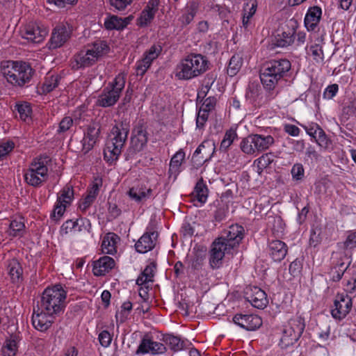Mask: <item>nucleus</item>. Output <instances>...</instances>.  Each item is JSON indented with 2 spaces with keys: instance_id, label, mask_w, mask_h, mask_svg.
<instances>
[{
  "instance_id": "obj_1",
  "label": "nucleus",
  "mask_w": 356,
  "mask_h": 356,
  "mask_svg": "<svg viewBox=\"0 0 356 356\" xmlns=\"http://www.w3.org/2000/svg\"><path fill=\"white\" fill-rule=\"evenodd\" d=\"M244 236V228L238 224L232 225L224 229L211 245L209 264L211 268H219L226 254L238 248Z\"/></svg>"
},
{
  "instance_id": "obj_2",
  "label": "nucleus",
  "mask_w": 356,
  "mask_h": 356,
  "mask_svg": "<svg viewBox=\"0 0 356 356\" xmlns=\"http://www.w3.org/2000/svg\"><path fill=\"white\" fill-rule=\"evenodd\" d=\"M291 68L290 61L286 58L271 60L264 64L260 72V79L264 88L270 92L271 98H274L277 92L274 90L280 81L287 76Z\"/></svg>"
},
{
  "instance_id": "obj_3",
  "label": "nucleus",
  "mask_w": 356,
  "mask_h": 356,
  "mask_svg": "<svg viewBox=\"0 0 356 356\" xmlns=\"http://www.w3.org/2000/svg\"><path fill=\"white\" fill-rule=\"evenodd\" d=\"M209 65L205 56L191 53L180 60L176 66L175 75L179 80H191L205 73L209 69Z\"/></svg>"
},
{
  "instance_id": "obj_4",
  "label": "nucleus",
  "mask_w": 356,
  "mask_h": 356,
  "mask_svg": "<svg viewBox=\"0 0 356 356\" xmlns=\"http://www.w3.org/2000/svg\"><path fill=\"white\" fill-rule=\"evenodd\" d=\"M67 292L61 284L46 288L42 292L37 306L49 316H58L65 308Z\"/></svg>"
},
{
  "instance_id": "obj_5",
  "label": "nucleus",
  "mask_w": 356,
  "mask_h": 356,
  "mask_svg": "<svg viewBox=\"0 0 356 356\" xmlns=\"http://www.w3.org/2000/svg\"><path fill=\"white\" fill-rule=\"evenodd\" d=\"M129 129V122L127 120H122L113 126L104 149L106 161L113 162L118 159L127 139Z\"/></svg>"
},
{
  "instance_id": "obj_6",
  "label": "nucleus",
  "mask_w": 356,
  "mask_h": 356,
  "mask_svg": "<svg viewBox=\"0 0 356 356\" xmlns=\"http://www.w3.org/2000/svg\"><path fill=\"white\" fill-rule=\"evenodd\" d=\"M1 72L8 83L18 87H22L29 83L35 73V70L29 63L13 60H8L3 63Z\"/></svg>"
},
{
  "instance_id": "obj_7",
  "label": "nucleus",
  "mask_w": 356,
  "mask_h": 356,
  "mask_svg": "<svg viewBox=\"0 0 356 356\" xmlns=\"http://www.w3.org/2000/svg\"><path fill=\"white\" fill-rule=\"evenodd\" d=\"M124 86V76L122 74L117 75L113 81L104 88L97 97L96 105L103 108L114 106L119 100Z\"/></svg>"
},
{
  "instance_id": "obj_8",
  "label": "nucleus",
  "mask_w": 356,
  "mask_h": 356,
  "mask_svg": "<svg viewBox=\"0 0 356 356\" xmlns=\"http://www.w3.org/2000/svg\"><path fill=\"white\" fill-rule=\"evenodd\" d=\"M305 328V319L300 316H294L284 325L279 346L282 349L293 346L300 338Z\"/></svg>"
},
{
  "instance_id": "obj_9",
  "label": "nucleus",
  "mask_w": 356,
  "mask_h": 356,
  "mask_svg": "<svg viewBox=\"0 0 356 356\" xmlns=\"http://www.w3.org/2000/svg\"><path fill=\"white\" fill-rule=\"evenodd\" d=\"M49 161L50 158L48 156L36 158L24 175L26 182L32 186L38 187L45 181L48 171L47 164Z\"/></svg>"
},
{
  "instance_id": "obj_10",
  "label": "nucleus",
  "mask_w": 356,
  "mask_h": 356,
  "mask_svg": "<svg viewBox=\"0 0 356 356\" xmlns=\"http://www.w3.org/2000/svg\"><path fill=\"white\" fill-rule=\"evenodd\" d=\"M167 348L163 343L154 341L151 334H145L140 339L135 354L139 356L147 354L158 355L164 354Z\"/></svg>"
},
{
  "instance_id": "obj_11",
  "label": "nucleus",
  "mask_w": 356,
  "mask_h": 356,
  "mask_svg": "<svg viewBox=\"0 0 356 356\" xmlns=\"http://www.w3.org/2000/svg\"><path fill=\"white\" fill-rule=\"evenodd\" d=\"M148 140L146 129L142 125H137L132 131L129 152L136 154L141 152L146 146Z\"/></svg>"
},
{
  "instance_id": "obj_12",
  "label": "nucleus",
  "mask_w": 356,
  "mask_h": 356,
  "mask_svg": "<svg viewBox=\"0 0 356 356\" xmlns=\"http://www.w3.org/2000/svg\"><path fill=\"white\" fill-rule=\"evenodd\" d=\"M352 307V299L347 294L338 295L334 302V308L331 314L334 318L341 320L350 312Z\"/></svg>"
},
{
  "instance_id": "obj_13",
  "label": "nucleus",
  "mask_w": 356,
  "mask_h": 356,
  "mask_svg": "<svg viewBox=\"0 0 356 356\" xmlns=\"http://www.w3.org/2000/svg\"><path fill=\"white\" fill-rule=\"evenodd\" d=\"M295 21L290 22L278 30V33L275 36V44L279 47H286L291 45L294 41V35L296 29L293 24Z\"/></svg>"
},
{
  "instance_id": "obj_14",
  "label": "nucleus",
  "mask_w": 356,
  "mask_h": 356,
  "mask_svg": "<svg viewBox=\"0 0 356 356\" xmlns=\"http://www.w3.org/2000/svg\"><path fill=\"white\" fill-rule=\"evenodd\" d=\"M245 298L254 307L257 309H264L268 303L265 291L257 286L247 288Z\"/></svg>"
},
{
  "instance_id": "obj_15",
  "label": "nucleus",
  "mask_w": 356,
  "mask_h": 356,
  "mask_svg": "<svg viewBox=\"0 0 356 356\" xmlns=\"http://www.w3.org/2000/svg\"><path fill=\"white\" fill-rule=\"evenodd\" d=\"M233 321L241 327L253 331L262 325L261 318L257 315L237 314L233 318Z\"/></svg>"
},
{
  "instance_id": "obj_16",
  "label": "nucleus",
  "mask_w": 356,
  "mask_h": 356,
  "mask_svg": "<svg viewBox=\"0 0 356 356\" xmlns=\"http://www.w3.org/2000/svg\"><path fill=\"white\" fill-rule=\"evenodd\" d=\"M51 316L48 315L45 311H42L40 307L38 306L36 307H34L31 319L32 324L36 330L44 332L51 325L52 321L49 319V317Z\"/></svg>"
},
{
  "instance_id": "obj_17",
  "label": "nucleus",
  "mask_w": 356,
  "mask_h": 356,
  "mask_svg": "<svg viewBox=\"0 0 356 356\" xmlns=\"http://www.w3.org/2000/svg\"><path fill=\"white\" fill-rule=\"evenodd\" d=\"M101 130V126L97 122L90 123L87 128L85 133V136L83 139V151L85 153L90 151L96 143Z\"/></svg>"
},
{
  "instance_id": "obj_18",
  "label": "nucleus",
  "mask_w": 356,
  "mask_h": 356,
  "mask_svg": "<svg viewBox=\"0 0 356 356\" xmlns=\"http://www.w3.org/2000/svg\"><path fill=\"white\" fill-rule=\"evenodd\" d=\"M158 235L156 231L145 232L135 244L136 251L140 253H146L152 250L155 247Z\"/></svg>"
},
{
  "instance_id": "obj_19",
  "label": "nucleus",
  "mask_w": 356,
  "mask_h": 356,
  "mask_svg": "<svg viewBox=\"0 0 356 356\" xmlns=\"http://www.w3.org/2000/svg\"><path fill=\"white\" fill-rule=\"evenodd\" d=\"M268 252L274 261L280 262L287 254L288 246L280 240H272L268 242Z\"/></svg>"
},
{
  "instance_id": "obj_20",
  "label": "nucleus",
  "mask_w": 356,
  "mask_h": 356,
  "mask_svg": "<svg viewBox=\"0 0 356 356\" xmlns=\"http://www.w3.org/2000/svg\"><path fill=\"white\" fill-rule=\"evenodd\" d=\"M67 42V29L64 24L56 26L51 33L47 44L49 49H56L62 47Z\"/></svg>"
},
{
  "instance_id": "obj_21",
  "label": "nucleus",
  "mask_w": 356,
  "mask_h": 356,
  "mask_svg": "<svg viewBox=\"0 0 356 356\" xmlns=\"http://www.w3.org/2000/svg\"><path fill=\"white\" fill-rule=\"evenodd\" d=\"M47 34V31L45 29L36 24H29L22 31V38L33 43L42 42Z\"/></svg>"
},
{
  "instance_id": "obj_22",
  "label": "nucleus",
  "mask_w": 356,
  "mask_h": 356,
  "mask_svg": "<svg viewBox=\"0 0 356 356\" xmlns=\"http://www.w3.org/2000/svg\"><path fill=\"white\" fill-rule=\"evenodd\" d=\"M115 265V262L113 258L108 256H103L93 261L92 272L96 276H102L113 269Z\"/></svg>"
},
{
  "instance_id": "obj_23",
  "label": "nucleus",
  "mask_w": 356,
  "mask_h": 356,
  "mask_svg": "<svg viewBox=\"0 0 356 356\" xmlns=\"http://www.w3.org/2000/svg\"><path fill=\"white\" fill-rule=\"evenodd\" d=\"M322 10L319 6L310 7L305 17V26L309 31H314L320 22Z\"/></svg>"
},
{
  "instance_id": "obj_24",
  "label": "nucleus",
  "mask_w": 356,
  "mask_h": 356,
  "mask_svg": "<svg viewBox=\"0 0 356 356\" xmlns=\"http://www.w3.org/2000/svg\"><path fill=\"white\" fill-rule=\"evenodd\" d=\"M200 8L198 1H191L186 3L182 10V14L179 18L182 26L188 25L194 19Z\"/></svg>"
},
{
  "instance_id": "obj_25",
  "label": "nucleus",
  "mask_w": 356,
  "mask_h": 356,
  "mask_svg": "<svg viewBox=\"0 0 356 356\" xmlns=\"http://www.w3.org/2000/svg\"><path fill=\"white\" fill-rule=\"evenodd\" d=\"M67 208V191L65 188L61 191V194L58 196L54 209L50 215L51 219L54 222H58L63 216Z\"/></svg>"
},
{
  "instance_id": "obj_26",
  "label": "nucleus",
  "mask_w": 356,
  "mask_h": 356,
  "mask_svg": "<svg viewBox=\"0 0 356 356\" xmlns=\"http://www.w3.org/2000/svg\"><path fill=\"white\" fill-rule=\"evenodd\" d=\"M95 56H92L89 51H81L74 56L71 63L72 68L79 69L81 67H88L95 63Z\"/></svg>"
},
{
  "instance_id": "obj_27",
  "label": "nucleus",
  "mask_w": 356,
  "mask_h": 356,
  "mask_svg": "<svg viewBox=\"0 0 356 356\" xmlns=\"http://www.w3.org/2000/svg\"><path fill=\"white\" fill-rule=\"evenodd\" d=\"M152 194V190L143 186H133L128 191V195L131 199L137 202H145L149 199Z\"/></svg>"
},
{
  "instance_id": "obj_28",
  "label": "nucleus",
  "mask_w": 356,
  "mask_h": 356,
  "mask_svg": "<svg viewBox=\"0 0 356 356\" xmlns=\"http://www.w3.org/2000/svg\"><path fill=\"white\" fill-rule=\"evenodd\" d=\"M120 240L119 236L112 232L108 233L102 242V251L104 254H114L117 252L116 244Z\"/></svg>"
},
{
  "instance_id": "obj_29",
  "label": "nucleus",
  "mask_w": 356,
  "mask_h": 356,
  "mask_svg": "<svg viewBox=\"0 0 356 356\" xmlns=\"http://www.w3.org/2000/svg\"><path fill=\"white\" fill-rule=\"evenodd\" d=\"M257 152H261L267 150L275 143L274 138L270 135L253 134Z\"/></svg>"
},
{
  "instance_id": "obj_30",
  "label": "nucleus",
  "mask_w": 356,
  "mask_h": 356,
  "mask_svg": "<svg viewBox=\"0 0 356 356\" xmlns=\"http://www.w3.org/2000/svg\"><path fill=\"white\" fill-rule=\"evenodd\" d=\"M129 22V17L122 19L118 16L113 15L105 19L104 26L107 30H121L126 27Z\"/></svg>"
},
{
  "instance_id": "obj_31",
  "label": "nucleus",
  "mask_w": 356,
  "mask_h": 356,
  "mask_svg": "<svg viewBox=\"0 0 356 356\" xmlns=\"http://www.w3.org/2000/svg\"><path fill=\"white\" fill-rule=\"evenodd\" d=\"M156 270V264L154 262L148 264L136 280V284L145 285L149 282H153V277Z\"/></svg>"
},
{
  "instance_id": "obj_32",
  "label": "nucleus",
  "mask_w": 356,
  "mask_h": 356,
  "mask_svg": "<svg viewBox=\"0 0 356 356\" xmlns=\"http://www.w3.org/2000/svg\"><path fill=\"white\" fill-rule=\"evenodd\" d=\"M8 274L13 282H18L22 277V268L16 259L9 260L7 266Z\"/></svg>"
},
{
  "instance_id": "obj_33",
  "label": "nucleus",
  "mask_w": 356,
  "mask_h": 356,
  "mask_svg": "<svg viewBox=\"0 0 356 356\" xmlns=\"http://www.w3.org/2000/svg\"><path fill=\"white\" fill-rule=\"evenodd\" d=\"M185 159V152L183 149H179L171 158L170 162L169 172L175 175L180 172V167Z\"/></svg>"
},
{
  "instance_id": "obj_34",
  "label": "nucleus",
  "mask_w": 356,
  "mask_h": 356,
  "mask_svg": "<svg viewBox=\"0 0 356 356\" xmlns=\"http://www.w3.org/2000/svg\"><path fill=\"white\" fill-rule=\"evenodd\" d=\"M194 197L201 204L207 202L208 197V188L202 177L197 182L193 192Z\"/></svg>"
},
{
  "instance_id": "obj_35",
  "label": "nucleus",
  "mask_w": 356,
  "mask_h": 356,
  "mask_svg": "<svg viewBox=\"0 0 356 356\" xmlns=\"http://www.w3.org/2000/svg\"><path fill=\"white\" fill-rule=\"evenodd\" d=\"M243 63V57L240 54H234L229 60L227 72L229 76H234L240 71Z\"/></svg>"
},
{
  "instance_id": "obj_36",
  "label": "nucleus",
  "mask_w": 356,
  "mask_h": 356,
  "mask_svg": "<svg viewBox=\"0 0 356 356\" xmlns=\"http://www.w3.org/2000/svg\"><path fill=\"white\" fill-rule=\"evenodd\" d=\"M88 50L92 56H95V60H97L98 58L108 51L109 47L106 42L98 40L93 42Z\"/></svg>"
},
{
  "instance_id": "obj_37",
  "label": "nucleus",
  "mask_w": 356,
  "mask_h": 356,
  "mask_svg": "<svg viewBox=\"0 0 356 356\" xmlns=\"http://www.w3.org/2000/svg\"><path fill=\"white\" fill-rule=\"evenodd\" d=\"M163 341L175 352L181 350L185 346V342L179 337L170 334L163 335Z\"/></svg>"
},
{
  "instance_id": "obj_38",
  "label": "nucleus",
  "mask_w": 356,
  "mask_h": 356,
  "mask_svg": "<svg viewBox=\"0 0 356 356\" xmlns=\"http://www.w3.org/2000/svg\"><path fill=\"white\" fill-rule=\"evenodd\" d=\"M254 145H255L254 136L253 134H250L248 137L242 139L240 143V148L243 153L252 155L257 152Z\"/></svg>"
},
{
  "instance_id": "obj_39",
  "label": "nucleus",
  "mask_w": 356,
  "mask_h": 356,
  "mask_svg": "<svg viewBox=\"0 0 356 356\" xmlns=\"http://www.w3.org/2000/svg\"><path fill=\"white\" fill-rule=\"evenodd\" d=\"M237 138V134L235 130L230 129L227 130L223 139L222 140L220 145V150L222 152H226L228 148L232 145L234 140Z\"/></svg>"
},
{
  "instance_id": "obj_40",
  "label": "nucleus",
  "mask_w": 356,
  "mask_h": 356,
  "mask_svg": "<svg viewBox=\"0 0 356 356\" xmlns=\"http://www.w3.org/2000/svg\"><path fill=\"white\" fill-rule=\"evenodd\" d=\"M273 161V155L272 153H266L254 161L257 165L259 173H261L265 168L268 167Z\"/></svg>"
},
{
  "instance_id": "obj_41",
  "label": "nucleus",
  "mask_w": 356,
  "mask_h": 356,
  "mask_svg": "<svg viewBox=\"0 0 356 356\" xmlns=\"http://www.w3.org/2000/svg\"><path fill=\"white\" fill-rule=\"evenodd\" d=\"M14 110L18 112L20 118L23 120H26L29 117H30L32 112L31 105L27 102L17 103L15 105Z\"/></svg>"
},
{
  "instance_id": "obj_42",
  "label": "nucleus",
  "mask_w": 356,
  "mask_h": 356,
  "mask_svg": "<svg viewBox=\"0 0 356 356\" xmlns=\"http://www.w3.org/2000/svg\"><path fill=\"white\" fill-rule=\"evenodd\" d=\"M260 94V88L257 85H250L245 92V99L250 102V103H254Z\"/></svg>"
},
{
  "instance_id": "obj_43",
  "label": "nucleus",
  "mask_w": 356,
  "mask_h": 356,
  "mask_svg": "<svg viewBox=\"0 0 356 356\" xmlns=\"http://www.w3.org/2000/svg\"><path fill=\"white\" fill-rule=\"evenodd\" d=\"M314 140L321 148L324 149L329 148L332 144L331 140L327 136L323 129L319 131V133Z\"/></svg>"
},
{
  "instance_id": "obj_44",
  "label": "nucleus",
  "mask_w": 356,
  "mask_h": 356,
  "mask_svg": "<svg viewBox=\"0 0 356 356\" xmlns=\"http://www.w3.org/2000/svg\"><path fill=\"white\" fill-rule=\"evenodd\" d=\"M229 207L225 204H219L213 213V218L216 222H221L224 220L227 216Z\"/></svg>"
},
{
  "instance_id": "obj_45",
  "label": "nucleus",
  "mask_w": 356,
  "mask_h": 356,
  "mask_svg": "<svg viewBox=\"0 0 356 356\" xmlns=\"http://www.w3.org/2000/svg\"><path fill=\"white\" fill-rule=\"evenodd\" d=\"M25 226L24 222L16 220H12L10 223V234L17 236L22 234Z\"/></svg>"
},
{
  "instance_id": "obj_46",
  "label": "nucleus",
  "mask_w": 356,
  "mask_h": 356,
  "mask_svg": "<svg viewBox=\"0 0 356 356\" xmlns=\"http://www.w3.org/2000/svg\"><path fill=\"white\" fill-rule=\"evenodd\" d=\"M58 77L57 76H51L45 79L42 85L43 92H49L52 91L58 85Z\"/></svg>"
},
{
  "instance_id": "obj_47",
  "label": "nucleus",
  "mask_w": 356,
  "mask_h": 356,
  "mask_svg": "<svg viewBox=\"0 0 356 356\" xmlns=\"http://www.w3.org/2000/svg\"><path fill=\"white\" fill-rule=\"evenodd\" d=\"M291 173L292 178L296 181H300L305 176V170L301 163H296L293 165Z\"/></svg>"
},
{
  "instance_id": "obj_48",
  "label": "nucleus",
  "mask_w": 356,
  "mask_h": 356,
  "mask_svg": "<svg viewBox=\"0 0 356 356\" xmlns=\"http://www.w3.org/2000/svg\"><path fill=\"white\" fill-rule=\"evenodd\" d=\"M154 14L152 13L151 11L143 10L138 19V24L140 26H146L151 23L154 18Z\"/></svg>"
},
{
  "instance_id": "obj_49",
  "label": "nucleus",
  "mask_w": 356,
  "mask_h": 356,
  "mask_svg": "<svg viewBox=\"0 0 356 356\" xmlns=\"http://www.w3.org/2000/svg\"><path fill=\"white\" fill-rule=\"evenodd\" d=\"M321 229L314 228L310 231V237L309 240V245L313 247H316L321 242Z\"/></svg>"
},
{
  "instance_id": "obj_50",
  "label": "nucleus",
  "mask_w": 356,
  "mask_h": 356,
  "mask_svg": "<svg viewBox=\"0 0 356 356\" xmlns=\"http://www.w3.org/2000/svg\"><path fill=\"white\" fill-rule=\"evenodd\" d=\"M209 112L204 111L203 109L200 108L197 113V118H196V126L199 129H202L204 127L206 122L208 120Z\"/></svg>"
},
{
  "instance_id": "obj_51",
  "label": "nucleus",
  "mask_w": 356,
  "mask_h": 356,
  "mask_svg": "<svg viewBox=\"0 0 356 356\" xmlns=\"http://www.w3.org/2000/svg\"><path fill=\"white\" fill-rule=\"evenodd\" d=\"M20 341V337L17 334H10V337L6 341V346L9 348L10 350H13L15 352L17 351V343Z\"/></svg>"
},
{
  "instance_id": "obj_52",
  "label": "nucleus",
  "mask_w": 356,
  "mask_h": 356,
  "mask_svg": "<svg viewBox=\"0 0 356 356\" xmlns=\"http://www.w3.org/2000/svg\"><path fill=\"white\" fill-rule=\"evenodd\" d=\"M216 104V99L214 97H209L203 101L200 108L210 113L211 111L214 110Z\"/></svg>"
},
{
  "instance_id": "obj_53",
  "label": "nucleus",
  "mask_w": 356,
  "mask_h": 356,
  "mask_svg": "<svg viewBox=\"0 0 356 356\" xmlns=\"http://www.w3.org/2000/svg\"><path fill=\"white\" fill-rule=\"evenodd\" d=\"M15 144L13 141H7L0 144V159L8 155L14 148Z\"/></svg>"
},
{
  "instance_id": "obj_54",
  "label": "nucleus",
  "mask_w": 356,
  "mask_h": 356,
  "mask_svg": "<svg viewBox=\"0 0 356 356\" xmlns=\"http://www.w3.org/2000/svg\"><path fill=\"white\" fill-rule=\"evenodd\" d=\"M343 245L346 249H353L356 247V232H348Z\"/></svg>"
},
{
  "instance_id": "obj_55",
  "label": "nucleus",
  "mask_w": 356,
  "mask_h": 356,
  "mask_svg": "<svg viewBox=\"0 0 356 356\" xmlns=\"http://www.w3.org/2000/svg\"><path fill=\"white\" fill-rule=\"evenodd\" d=\"M132 310V303L129 301L124 302L121 306L120 312V321L124 322L128 317V315Z\"/></svg>"
},
{
  "instance_id": "obj_56",
  "label": "nucleus",
  "mask_w": 356,
  "mask_h": 356,
  "mask_svg": "<svg viewBox=\"0 0 356 356\" xmlns=\"http://www.w3.org/2000/svg\"><path fill=\"white\" fill-rule=\"evenodd\" d=\"M302 268V265L301 261L298 259H296L290 264L289 270L291 275L296 277L300 273Z\"/></svg>"
},
{
  "instance_id": "obj_57",
  "label": "nucleus",
  "mask_w": 356,
  "mask_h": 356,
  "mask_svg": "<svg viewBox=\"0 0 356 356\" xmlns=\"http://www.w3.org/2000/svg\"><path fill=\"white\" fill-rule=\"evenodd\" d=\"M339 86L334 83L328 86L323 92V97L327 99H332L337 93Z\"/></svg>"
},
{
  "instance_id": "obj_58",
  "label": "nucleus",
  "mask_w": 356,
  "mask_h": 356,
  "mask_svg": "<svg viewBox=\"0 0 356 356\" xmlns=\"http://www.w3.org/2000/svg\"><path fill=\"white\" fill-rule=\"evenodd\" d=\"M162 47L160 44H154L145 53L154 60L156 59L162 51Z\"/></svg>"
},
{
  "instance_id": "obj_59",
  "label": "nucleus",
  "mask_w": 356,
  "mask_h": 356,
  "mask_svg": "<svg viewBox=\"0 0 356 356\" xmlns=\"http://www.w3.org/2000/svg\"><path fill=\"white\" fill-rule=\"evenodd\" d=\"M100 344L104 347H108L111 342L112 337L107 330L101 332L98 337Z\"/></svg>"
},
{
  "instance_id": "obj_60",
  "label": "nucleus",
  "mask_w": 356,
  "mask_h": 356,
  "mask_svg": "<svg viewBox=\"0 0 356 356\" xmlns=\"http://www.w3.org/2000/svg\"><path fill=\"white\" fill-rule=\"evenodd\" d=\"M310 49L314 59L316 62L319 63L323 60V51L321 47L318 45L312 46Z\"/></svg>"
},
{
  "instance_id": "obj_61",
  "label": "nucleus",
  "mask_w": 356,
  "mask_h": 356,
  "mask_svg": "<svg viewBox=\"0 0 356 356\" xmlns=\"http://www.w3.org/2000/svg\"><path fill=\"white\" fill-rule=\"evenodd\" d=\"M149 67L150 65L143 58L138 60L136 67L137 74L143 76Z\"/></svg>"
},
{
  "instance_id": "obj_62",
  "label": "nucleus",
  "mask_w": 356,
  "mask_h": 356,
  "mask_svg": "<svg viewBox=\"0 0 356 356\" xmlns=\"http://www.w3.org/2000/svg\"><path fill=\"white\" fill-rule=\"evenodd\" d=\"M108 211L109 216L115 219L121 213V210L118 208L115 203L108 202Z\"/></svg>"
},
{
  "instance_id": "obj_63",
  "label": "nucleus",
  "mask_w": 356,
  "mask_h": 356,
  "mask_svg": "<svg viewBox=\"0 0 356 356\" xmlns=\"http://www.w3.org/2000/svg\"><path fill=\"white\" fill-rule=\"evenodd\" d=\"M111 5L118 10H124L131 3V0H110Z\"/></svg>"
},
{
  "instance_id": "obj_64",
  "label": "nucleus",
  "mask_w": 356,
  "mask_h": 356,
  "mask_svg": "<svg viewBox=\"0 0 356 356\" xmlns=\"http://www.w3.org/2000/svg\"><path fill=\"white\" fill-rule=\"evenodd\" d=\"M284 130L291 136H298L300 131V129L297 126L291 124H284Z\"/></svg>"
}]
</instances>
